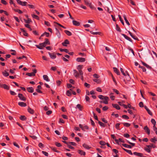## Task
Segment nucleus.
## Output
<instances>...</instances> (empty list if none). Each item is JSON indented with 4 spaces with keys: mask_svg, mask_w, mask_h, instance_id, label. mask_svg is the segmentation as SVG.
Wrapping results in <instances>:
<instances>
[{
    "mask_svg": "<svg viewBox=\"0 0 157 157\" xmlns=\"http://www.w3.org/2000/svg\"><path fill=\"white\" fill-rule=\"evenodd\" d=\"M35 46L37 48L40 49H42L44 47L46 46V44L44 42H43L40 43L39 45H36Z\"/></svg>",
    "mask_w": 157,
    "mask_h": 157,
    "instance_id": "obj_1",
    "label": "nucleus"
},
{
    "mask_svg": "<svg viewBox=\"0 0 157 157\" xmlns=\"http://www.w3.org/2000/svg\"><path fill=\"white\" fill-rule=\"evenodd\" d=\"M83 67V65H78L77 67V69L78 70V71L80 75H82L83 73L82 71L81 70V69Z\"/></svg>",
    "mask_w": 157,
    "mask_h": 157,
    "instance_id": "obj_2",
    "label": "nucleus"
},
{
    "mask_svg": "<svg viewBox=\"0 0 157 157\" xmlns=\"http://www.w3.org/2000/svg\"><path fill=\"white\" fill-rule=\"evenodd\" d=\"M18 97L21 100L24 101H25L26 100V98L24 97L23 95L21 94H18Z\"/></svg>",
    "mask_w": 157,
    "mask_h": 157,
    "instance_id": "obj_3",
    "label": "nucleus"
},
{
    "mask_svg": "<svg viewBox=\"0 0 157 157\" xmlns=\"http://www.w3.org/2000/svg\"><path fill=\"white\" fill-rule=\"evenodd\" d=\"M16 1L18 4L22 6H25L27 3L26 2H23L20 0H16Z\"/></svg>",
    "mask_w": 157,
    "mask_h": 157,
    "instance_id": "obj_4",
    "label": "nucleus"
},
{
    "mask_svg": "<svg viewBox=\"0 0 157 157\" xmlns=\"http://www.w3.org/2000/svg\"><path fill=\"white\" fill-rule=\"evenodd\" d=\"M76 61L78 62H83L85 61L86 59L84 58L79 57L76 59Z\"/></svg>",
    "mask_w": 157,
    "mask_h": 157,
    "instance_id": "obj_5",
    "label": "nucleus"
},
{
    "mask_svg": "<svg viewBox=\"0 0 157 157\" xmlns=\"http://www.w3.org/2000/svg\"><path fill=\"white\" fill-rule=\"evenodd\" d=\"M146 147H147V148L145 147L144 149V150L148 153L150 152L151 150L150 149L151 148L150 145H147Z\"/></svg>",
    "mask_w": 157,
    "mask_h": 157,
    "instance_id": "obj_6",
    "label": "nucleus"
},
{
    "mask_svg": "<svg viewBox=\"0 0 157 157\" xmlns=\"http://www.w3.org/2000/svg\"><path fill=\"white\" fill-rule=\"evenodd\" d=\"M48 54L51 58L52 59H54L56 58V56L55 53L48 52Z\"/></svg>",
    "mask_w": 157,
    "mask_h": 157,
    "instance_id": "obj_7",
    "label": "nucleus"
},
{
    "mask_svg": "<svg viewBox=\"0 0 157 157\" xmlns=\"http://www.w3.org/2000/svg\"><path fill=\"white\" fill-rule=\"evenodd\" d=\"M74 75L75 76L76 78H78L79 75H80L79 72H78L76 70H74Z\"/></svg>",
    "mask_w": 157,
    "mask_h": 157,
    "instance_id": "obj_8",
    "label": "nucleus"
},
{
    "mask_svg": "<svg viewBox=\"0 0 157 157\" xmlns=\"http://www.w3.org/2000/svg\"><path fill=\"white\" fill-rule=\"evenodd\" d=\"M133 154L140 157H143V154L142 153L135 152L133 153Z\"/></svg>",
    "mask_w": 157,
    "mask_h": 157,
    "instance_id": "obj_9",
    "label": "nucleus"
},
{
    "mask_svg": "<svg viewBox=\"0 0 157 157\" xmlns=\"http://www.w3.org/2000/svg\"><path fill=\"white\" fill-rule=\"evenodd\" d=\"M121 35L123 36L124 38L127 39V40H128V41H130V42H132V40L128 36H127L125 35V34H122Z\"/></svg>",
    "mask_w": 157,
    "mask_h": 157,
    "instance_id": "obj_10",
    "label": "nucleus"
},
{
    "mask_svg": "<svg viewBox=\"0 0 157 157\" xmlns=\"http://www.w3.org/2000/svg\"><path fill=\"white\" fill-rule=\"evenodd\" d=\"M69 44V42L68 40L67 39L65 40L64 42L62 43V45L64 46H67V44Z\"/></svg>",
    "mask_w": 157,
    "mask_h": 157,
    "instance_id": "obj_11",
    "label": "nucleus"
},
{
    "mask_svg": "<svg viewBox=\"0 0 157 157\" xmlns=\"http://www.w3.org/2000/svg\"><path fill=\"white\" fill-rule=\"evenodd\" d=\"M144 129L145 130V132L149 135L150 134V130L147 126H146L144 127Z\"/></svg>",
    "mask_w": 157,
    "mask_h": 157,
    "instance_id": "obj_12",
    "label": "nucleus"
},
{
    "mask_svg": "<svg viewBox=\"0 0 157 157\" xmlns=\"http://www.w3.org/2000/svg\"><path fill=\"white\" fill-rule=\"evenodd\" d=\"M28 91L29 93H32L34 92V89L32 87H29L27 88Z\"/></svg>",
    "mask_w": 157,
    "mask_h": 157,
    "instance_id": "obj_13",
    "label": "nucleus"
},
{
    "mask_svg": "<svg viewBox=\"0 0 157 157\" xmlns=\"http://www.w3.org/2000/svg\"><path fill=\"white\" fill-rule=\"evenodd\" d=\"M78 153L81 155H86V153L84 151L79 150L78 151Z\"/></svg>",
    "mask_w": 157,
    "mask_h": 157,
    "instance_id": "obj_14",
    "label": "nucleus"
},
{
    "mask_svg": "<svg viewBox=\"0 0 157 157\" xmlns=\"http://www.w3.org/2000/svg\"><path fill=\"white\" fill-rule=\"evenodd\" d=\"M112 105L114 108H115L117 110H119L121 109L120 107L117 104H112Z\"/></svg>",
    "mask_w": 157,
    "mask_h": 157,
    "instance_id": "obj_15",
    "label": "nucleus"
},
{
    "mask_svg": "<svg viewBox=\"0 0 157 157\" xmlns=\"http://www.w3.org/2000/svg\"><path fill=\"white\" fill-rule=\"evenodd\" d=\"M144 108L146 109L148 113L150 115H152V113L151 111L146 106H144Z\"/></svg>",
    "mask_w": 157,
    "mask_h": 157,
    "instance_id": "obj_16",
    "label": "nucleus"
},
{
    "mask_svg": "<svg viewBox=\"0 0 157 157\" xmlns=\"http://www.w3.org/2000/svg\"><path fill=\"white\" fill-rule=\"evenodd\" d=\"M128 33H129V34L133 38L134 40H138V38L136 36H133L132 35V33L130 31H128Z\"/></svg>",
    "mask_w": 157,
    "mask_h": 157,
    "instance_id": "obj_17",
    "label": "nucleus"
},
{
    "mask_svg": "<svg viewBox=\"0 0 157 157\" xmlns=\"http://www.w3.org/2000/svg\"><path fill=\"white\" fill-rule=\"evenodd\" d=\"M18 105L21 107H25L27 106V104L26 103L22 102H18Z\"/></svg>",
    "mask_w": 157,
    "mask_h": 157,
    "instance_id": "obj_18",
    "label": "nucleus"
},
{
    "mask_svg": "<svg viewBox=\"0 0 157 157\" xmlns=\"http://www.w3.org/2000/svg\"><path fill=\"white\" fill-rule=\"evenodd\" d=\"M105 100L103 101V103L105 104H108V100L109 99V98L107 96H105L104 98Z\"/></svg>",
    "mask_w": 157,
    "mask_h": 157,
    "instance_id": "obj_19",
    "label": "nucleus"
},
{
    "mask_svg": "<svg viewBox=\"0 0 157 157\" xmlns=\"http://www.w3.org/2000/svg\"><path fill=\"white\" fill-rule=\"evenodd\" d=\"M28 111L29 113L31 114H33L34 113V110L29 107L28 109Z\"/></svg>",
    "mask_w": 157,
    "mask_h": 157,
    "instance_id": "obj_20",
    "label": "nucleus"
},
{
    "mask_svg": "<svg viewBox=\"0 0 157 157\" xmlns=\"http://www.w3.org/2000/svg\"><path fill=\"white\" fill-rule=\"evenodd\" d=\"M20 29L22 32L24 33L23 35L24 36H28V34L23 29L20 28Z\"/></svg>",
    "mask_w": 157,
    "mask_h": 157,
    "instance_id": "obj_21",
    "label": "nucleus"
},
{
    "mask_svg": "<svg viewBox=\"0 0 157 157\" xmlns=\"http://www.w3.org/2000/svg\"><path fill=\"white\" fill-rule=\"evenodd\" d=\"M114 72L116 73L118 75H120V72L117 69L116 67H113V68Z\"/></svg>",
    "mask_w": 157,
    "mask_h": 157,
    "instance_id": "obj_22",
    "label": "nucleus"
},
{
    "mask_svg": "<svg viewBox=\"0 0 157 157\" xmlns=\"http://www.w3.org/2000/svg\"><path fill=\"white\" fill-rule=\"evenodd\" d=\"M72 23L75 26H79L80 24L79 22L75 20H73L72 21Z\"/></svg>",
    "mask_w": 157,
    "mask_h": 157,
    "instance_id": "obj_23",
    "label": "nucleus"
},
{
    "mask_svg": "<svg viewBox=\"0 0 157 157\" xmlns=\"http://www.w3.org/2000/svg\"><path fill=\"white\" fill-rule=\"evenodd\" d=\"M43 79L47 82L50 81V79L47 75H44L43 76Z\"/></svg>",
    "mask_w": 157,
    "mask_h": 157,
    "instance_id": "obj_24",
    "label": "nucleus"
},
{
    "mask_svg": "<svg viewBox=\"0 0 157 157\" xmlns=\"http://www.w3.org/2000/svg\"><path fill=\"white\" fill-rule=\"evenodd\" d=\"M120 70H121V72L122 73L123 75L124 76H127V75L128 76H129V74H128V73L127 72H126V74L125 73H124V70H123V68H120Z\"/></svg>",
    "mask_w": 157,
    "mask_h": 157,
    "instance_id": "obj_25",
    "label": "nucleus"
},
{
    "mask_svg": "<svg viewBox=\"0 0 157 157\" xmlns=\"http://www.w3.org/2000/svg\"><path fill=\"white\" fill-rule=\"evenodd\" d=\"M82 146L83 147L87 149H89L90 148L87 144H84L82 145Z\"/></svg>",
    "mask_w": 157,
    "mask_h": 157,
    "instance_id": "obj_26",
    "label": "nucleus"
},
{
    "mask_svg": "<svg viewBox=\"0 0 157 157\" xmlns=\"http://www.w3.org/2000/svg\"><path fill=\"white\" fill-rule=\"evenodd\" d=\"M65 33L67 34L68 36H71L72 35V33L69 31L67 30H65L64 31Z\"/></svg>",
    "mask_w": 157,
    "mask_h": 157,
    "instance_id": "obj_27",
    "label": "nucleus"
},
{
    "mask_svg": "<svg viewBox=\"0 0 157 157\" xmlns=\"http://www.w3.org/2000/svg\"><path fill=\"white\" fill-rule=\"evenodd\" d=\"M124 20L126 23V24L128 25H130V23H129V22H128V20L127 19V17H126V16L124 15Z\"/></svg>",
    "mask_w": 157,
    "mask_h": 157,
    "instance_id": "obj_28",
    "label": "nucleus"
},
{
    "mask_svg": "<svg viewBox=\"0 0 157 157\" xmlns=\"http://www.w3.org/2000/svg\"><path fill=\"white\" fill-rule=\"evenodd\" d=\"M122 148L124 151H125L126 152H127L129 154H130L131 155H132V153L131 150H127V149L124 148Z\"/></svg>",
    "mask_w": 157,
    "mask_h": 157,
    "instance_id": "obj_29",
    "label": "nucleus"
},
{
    "mask_svg": "<svg viewBox=\"0 0 157 157\" xmlns=\"http://www.w3.org/2000/svg\"><path fill=\"white\" fill-rule=\"evenodd\" d=\"M50 148L54 152H56L57 153L59 152V151L57 150L56 148L55 147H50Z\"/></svg>",
    "mask_w": 157,
    "mask_h": 157,
    "instance_id": "obj_30",
    "label": "nucleus"
},
{
    "mask_svg": "<svg viewBox=\"0 0 157 157\" xmlns=\"http://www.w3.org/2000/svg\"><path fill=\"white\" fill-rule=\"evenodd\" d=\"M122 145L125 147L129 148H131L132 147L131 145H128L126 144H122Z\"/></svg>",
    "mask_w": 157,
    "mask_h": 157,
    "instance_id": "obj_31",
    "label": "nucleus"
},
{
    "mask_svg": "<svg viewBox=\"0 0 157 157\" xmlns=\"http://www.w3.org/2000/svg\"><path fill=\"white\" fill-rule=\"evenodd\" d=\"M90 33L93 35H100L101 34V33L99 32H94L93 31H90Z\"/></svg>",
    "mask_w": 157,
    "mask_h": 157,
    "instance_id": "obj_32",
    "label": "nucleus"
},
{
    "mask_svg": "<svg viewBox=\"0 0 157 157\" xmlns=\"http://www.w3.org/2000/svg\"><path fill=\"white\" fill-rule=\"evenodd\" d=\"M2 74L5 77H7L9 75V73L7 72L6 71H5L4 72H2Z\"/></svg>",
    "mask_w": 157,
    "mask_h": 157,
    "instance_id": "obj_33",
    "label": "nucleus"
},
{
    "mask_svg": "<svg viewBox=\"0 0 157 157\" xmlns=\"http://www.w3.org/2000/svg\"><path fill=\"white\" fill-rule=\"evenodd\" d=\"M46 44H48V45H50V43L49 42L48 39L47 38H45V41L44 42Z\"/></svg>",
    "mask_w": 157,
    "mask_h": 157,
    "instance_id": "obj_34",
    "label": "nucleus"
},
{
    "mask_svg": "<svg viewBox=\"0 0 157 157\" xmlns=\"http://www.w3.org/2000/svg\"><path fill=\"white\" fill-rule=\"evenodd\" d=\"M20 119L22 121H25L26 119V117L25 116H21Z\"/></svg>",
    "mask_w": 157,
    "mask_h": 157,
    "instance_id": "obj_35",
    "label": "nucleus"
},
{
    "mask_svg": "<svg viewBox=\"0 0 157 157\" xmlns=\"http://www.w3.org/2000/svg\"><path fill=\"white\" fill-rule=\"evenodd\" d=\"M122 124H123L126 127H129L130 125V124L129 123H122Z\"/></svg>",
    "mask_w": 157,
    "mask_h": 157,
    "instance_id": "obj_36",
    "label": "nucleus"
},
{
    "mask_svg": "<svg viewBox=\"0 0 157 157\" xmlns=\"http://www.w3.org/2000/svg\"><path fill=\"white\" fill-rule=\"evenodd\" d=\"M150 140L152 142L155 143V142L157 141V139L156 138L154 137L153 138H151Z\"/></svg>",
    "mask_w": 157,
    "mask_h": 157,
    "instance_id": "obj_37",
    "label": "nucleus"
},
{
    "mask_svg": "<svg viewBox=\"0 0 157 157\" xmlns=\"http://www.w3.org/2000/svg\"><path fill=\"white\" fill-rule=\"evenodd\" d=\"M118 17H119V18L120 19V20L121 21V23L123 25H124V22L123 20L122 19L121 16L120 15H118Z\"/></svg>",
    "mask_w": 157,
    "mask_h": 157,
    "instance_id": "obj_38",
    "label": "nucleus"
},
{
    "mask_svg": "<svg viewBox=\"0 0 157 157\" xmlns=\"http://www.w3.org/2000/svg\"><path fill=\"white\" fill-rule=\"evenodd\" d=\"M32 17L33 18H34L37 20H39V17L37 16V15H36L35 14H32Z\"/></svg>",
    "mask_w": 157,
    "mask_h": 157,
    "instance_id": "obj_39",
    "label": "nucleus"
},
{
    "mask_svg": "<svg viewBox=\"0 0 157 157\" xmlns=\"http://www.w3.org/2000/svg\"><path fill=\"white\" fill-rule=\"evenodd\" d=\"M68 145L73 146H76V143L74 142H68Z\"/></svg>",
    "mask_w": 157,
    "mask_h": 157,
    "instance_id": "obj_40",
    "label": "nucleus"
},
{
    "mask_svg": "<svg viewBox=\"0 0 157 157\" xmlns=\"http://www.w3.org/2000/svg\"><path fill=\"white\" fill-rule=\"evenodd\" d=\"M60 50L61 52H64L66 53H68L69 52L68 50L67 49H60Z\"/></svg>",
    "mask_w": 157,
    "mask_h": 157,
    "instance_id": "obj_41",
    "label": "nucleus"
},
{
    "mask_svg": "<svg viewBox=\"0 0 157 157\" xmlns=\"http://www.w3.org/2000/svg\"><path fill=\"white\" fill-rule=\"evenodd\" d=\"M116 25L117 30L119 32H121V29L120 28V27L117 24H116Z\"/></svg>",
    "mask_w": 157,
    "mask_h": 157,
    "instance_id": "obj_42",
    "label": "nucleus"
},
{
    "mask_svg": "<svg viewBox=\"0 0 157 157\" xmlns=\"http://www.w3.org/2000/svg\"><path fill=\"white\" fill-rule=\"evenodd\" d=\"M77 107L79 109V110L81 111L82 110V106L80 104H78L76 105Z\"/></svg>",
    "mask_w": 157,
    "mask_h": 157,
    "instance_id": "obj_43",
    "label": "nucleus"
},
{
    "mask_svg": "<svg viewBox=\"0 0 157 157\" xmlns=\"http://www.w3.org/2000/svg\"><path fill=\"white\" fill-rule=\"evenodd\" d=\"M98 123L101 126H102L103 127H105V124L103 123L102 122H101L100 121H99L98 122Z\"/></svg>",
    "mask_w": 157,
    "mask_h": 157,
    "instance_id": "obj_44",
    "label": "nucleus"
},
{
    "mask_svg": "<svg viewBox=\"0 0 157 157\" xmlns=\"http://www.w3.org/2000/svg\"><path fill=\"white\" fill-rule=\"evenodd\" d=\"M25 22L27 24H29L32 21L31 20L30 18H28L27 20H25Z\"/></svg>",
    "mask_w": 157,
    "mask_h": 157,
    "instance_id": "obj_45",
    "label": "nucleus"
},
{
    "mask_svg": "<svg viewBox=\"0 0 157 157\" xmlns=\"http://www.w3.org/2000/svg\"><path fill=\"white\" fill-rule=\"evenodd\" d=\"M56 30L57 31L56 33V34L58 36H59V37L60 36V34L59 31L56 28Z\"/></svg>",
    "mask_w": 157,
    "mask_h": 157,
    "instance_id": "obj_46",
    "label": "nucleus"
},
{
    "mask_svg": "<svg viewBox=\"0 0 157 157\" xmlns=\"http://www.w3.org/2000/svg\"><path fill=\"white\" fill-rule=\"evenodd\" d=\"M3 88H4L5 89H6V90H9L10 88V87L8 86L6 84H4L3 86Z\"/></svg>",
    "mask_w": 157,
    "mask_h": 157,
    "instance_id": "obj_47",
    "label": "nucleus"
},
{
    "mask_svg": "<svg viewBox=\"0 0 157 157\" xmlns=\"http://www.w3.org/2000/svg\"><path fill=\"white\" fill-rule=\"evenodd\" d=\"M33 74V72L31 73H27L26 74V75H27L29 76H35Z\"/></svg>",
    "mask_w": 157,
    "mask_h": 157,
    "instance_id": "obj_48",
    "label": "nucleus"
},
{
    "mask_svg": "<svg viewBox=\"0 0 157 157\" xmlns=\"http://www.w3.org/2000/svg\"><path fill=\"white\" fill-rule=\"evenodd\" d=\"M66 94L68 96H70L71 95V93L69 90H67L66 92Z\"/></svg>",
    "mask_w": 157,
    "mask_h": 157,
    "instance_id": "obj_49",
    "label": "nucleus"
},
{
    "mask_svg": "<svg viewBox=\"0 0 157 157\" xmlns=\"http://www.w3.org/2000/svg\"><path fill=\"white\" fill-rule=\"evenodd\" d=\"M151 122L154 125H155L156 122L155 119H152L151 121Z\"/></svg>",
    "mask_w": 157,
    "mask_h": 157,
    "instance_id": "obj_50",
    "label": "nucleus"
},
{
    "mask_svg": "<svg viewBox=\"0 0 157 157\" xmlns=\"http://www.w3.org/2000/svg\"><path fill=\"white\" fill-rule=\"evenodd\" d=\"M42 153L45 156H48V153L47 152L44 151H42Z\"/></svg>",
    "mask_w": 157,
    "mask_h": 157,
    "instance_id": "obj_51",
    "label": "nucleus"
},
{
    "mask_svg": "<svg viewBox=\"0 0 157 157\" xmlns=\"http://www.w3.org/2000/svg\"><path fill=\"white\" fill-rule=\"evenodd\" d=\"M99 143L101 145H104L106 144V143L105 141L102 140L101 141L99 142Z\"/></svg>",
    "mask_w": 157,
    "mask_h": 157,
    "instance_id": "obj_52",
    "label": "nucleus"
},
{
    "mask_svg": "<svg viewBox=\"0 0 157 157\" xmlns=\"http://www.w3.org/2000/svg\"><path fill=\"white\" fill-rule=\"evenodd\" d=\"M122 118H123L124 119H127V120L129 119V118L128 116L126 115H122Z\"/></svg>",
    "mask_w": 157,
    "mask_h": 157,
    "instance_id": "obj_53",
    "label": "nucleus"
},
{
    "mask_svg": "<svg viewBox=\"0 0 157 157\" xmlns=\"http://www.w3.org/2000/svg\"><path fill=\"white\" fill-rule=\"evenodd\" d=\"M1 2L4 5H6L7 4V2L4 0H1Z\"/></svg>",
    "mask_w": 157,
    "mask_h": 157,
    "instance_id": "obj_54",
    "label": "nucleus"
},
{
    "mask_svg": "<svg viewBox=\"0 0 157 157\" xmlns=\"http://www.w3.org/2000/svg\"><path fill=\"white\" fill-rule=\"evenodd\" d=\"M55 144L57 146V147H60L62 146V145L60 143H59L57 142H55Z\"/></svg>",
    "mask_w": 157,
    "mask_h": 157,
    "instance_id": "obj_55",
    "label": "nucleus"
},
{
    "mask_svg": "<svg viewBox=\"0 0 157 157\" xmlns=\"http://www.w3.org/2000/svg\"><path fill=\"white\" fill-rule=\"evenodd\" d=\"M120 125V124H119V123H117V124H116L115 127H116V128L117 129H118V130L120 129L119 128Z\"/></svg>",
    "mask_w": 157,
    "mask_h": 157,
    "instance_id": "obj_56",
    "label": "nucleus"
},
{
    "mask_svg": "<svg viewBox=\"0 0 157 157\" xmlns=\"http://www.w3.org/2000/svg\"><path fill=\"white\" fill-rule=\"evenodd\" d=\"M93 114L94 117V119L95 120L98 121V118L97 116L94 113V112H93Z\"/></svg>",
    "mask_w": 157,
    "mask_h": 157,
    "instance_id": "obj_57",
    "label": "nucleus"
},
{
    "mask_svg": "<svg viewBox=\"0 0 157 157\" xmlns=\"http://www.w3.org/2000/svg\"><path fill=\"white\" fill-rule=\"evenodd\" d=\"M84 86L86 87L89 88L90 87V85L89 84L87 83L86 82L84 83Z\"/></svg>",
    "mask_w": 157,
    "mask_h": 157,
    "instance_id": "obj_58",
    "label": "nucleus"
},
{
    "mask_svg": "<svg viewBox=\"0 0 157 157\" xmlns=\"http://www.w3.org/2000/svg\"><path fill=\"white\" fill-rule=\"evenodd\" d=\"M10 93L11 95H15L16 94L14 91L12 90L10 91Z\"/></svg>",
    "mask_w": 157,
    "mask_h": 157,
    "instance_id": "obj_59",
    "label": "nucleus"
},
{
    "mask_svg": "<svg viewBox=\"0 0 157 157\" xmlns=\"http://www.w3.org/2000/svg\"><path fill=\"white\" fill-rule=\"evenodd\" d=\"M96 90L98 92H101L102 91L100 87L97 88Z\"/></svg>",
    "mask_w": 157,
    "mask_h": 157,
    "instance_id": "obj_60",
    "label": "nucleus"
},
{
    "mask_svg": "<svg viewBox=\"0 0 157 157\" xmlns=\"http://www.w3.org/2000/svg\"><path fill=\"white\" fill-rule=\"evenodd\" d=\"M113 92H115L117 94H119V91L115 89H113Z\"/></svg>",
    "mask_w": 157,
    "mask_h": 157,
    "instance_id": "obj_61",
    "label": "nucleus"
},
{
    "mask_svg": "<svg viewBox=\"0 0 157 157\" xmlns=\"http://www.w3.org/2000/svg\"><path fill=\"white\" fill-rule=\"evenodd\" d=\"M105 96H103L102 95H99L98 96V98L101 99L103 100L104 99Z\"/></svg>",
    "mask_w": 157,
    "mask_h": 157,
    "instance_id": "obj_62",
    "label": "nucleus"
},
{
    "mask_svg": "<svg viewBox=\"0 0 157 157\" xmlns=\"http://www.w3.org/2000/svg\"><path fill=\"white\" fill-rule=\"evenodd\" d=\"M139 106L140 107H144V104L142 102H140L139 103Z\"/></svg>",
    "mask_w": 157,
    "mask_h": 157,
    "instance_id": "obj_63",
    "label": "nucleus"
},
{
    "mask_svg": "<svg viewBox=\"0 0 157 157\" xmlns=\"http://www.w3.org/2000/svg\"><path fill=\"white\" fill-rule=\"evenodd\" d=\"M108 109V108L107 106H105L102 108V110L103 111H106Z\"/></svg>",
    "mask_w": 157,
    "mask_h": 157,
    "instance_id": "obj_64",
    "label": "nucleus"
}]
</instances>
